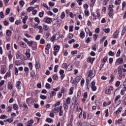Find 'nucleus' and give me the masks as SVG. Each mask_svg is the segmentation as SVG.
I'll use <instances>...</instances> for the list:
<instances>
[{
  "label": "nucleus",
  "mask_w": 126,
  "mask_h": 126,
  "mask_svg": "<svg viewBox=\"0 0 126 126\" xmlns=\"http://www.w3.org/2000/svg\"><path fill=\"white\" fill-rule=\"evenodd\" d=\"M62 109H63V106L56 107L52 110V112L54 113V114H58V113H59V116L62 117L63 115V111Z\"/></svg>",
  "instance_id": "nucleus-1"
},
{
  "label": "nucleus",
  "mask_w": 126,
  "mask_h": 126,
  "mask_svg": "<svg viewBox=\"0 0 126 126\" xmlns=\"http://www.w3.org/2000/svg\"><path fill=\"white\" fill-rule=\"evenodd\" d=\"M43 21V22L47 23L48 24H51V23L53 22L52 19L48 17H45L44 18Z\"/></svg>",
  "instance_id": "nucleus-2"
},
{
  "label": "nucleus",
  "mask_w": 126,
  "mask_h": 126,
  "mask_svg": "<svg viewBox=\"0 0 126 126\" xmlns=\"http://www.w3.org/2000/svg\"><path fill=\"white\" fill-rule=\"evenodd\" d=\"M22 86V83L21 81L19 80L16 83V87L18 89V90H20L21 89V86Z\"/></svg>",
  "instance_id": "nucleus-3"
},
{
  "label": "nucleus",
  "mask_w": 126,
  "mask_h": 126,
  "mask_svg": "<svg viewBox=\"0 0 126 126\" xmlns=\"http://www.w3.org/2000/svg\"><path fill=\"white\" fill-rule=\"evenodd\" d=\"M95 81H93L92 83H91V88L92 89V91H96V90H97V87L95 86Z\"/></svg>",
  "instance_id": "nucleus-4"
},
{
  "label": "nucleus",
  "mask_w": 126,
  "mask_h": 126,
  "mask_svg": "<svg viewBox=\"0 0 126 126\" xmlns=\"http://www.w3.org/2000/svg\"><path fill=\"white\" fill-rule=\"evenodd\" d=\"M51 48V44H47L46 48H45V52L46 54V55L49 54V53L50 52V51L49 50H50V49Z\"/></svg>",
  "instance_id": "nucleus-5"
},
{
  "label": "nucleus",
  "mask_w": 126,
  "mask_h": 126,
  "mask_svg": "<svg viewBox=\"0 0 126 126\" xmlns=\"http://www.w3.org/2000/svg\"><path fill=\"white\" fill-rule=\"evenodd\" d=\"M94 61L95 58H91V57H89L87 59V62L88 63H93Z\"/></svg>",
  "instance_id": "nucleus-6"
},
{
  "label": "nucleus",
  "mask_w": 126,
  "mask_h": 126,
  "mask_svg": "<svg viewBox=\"0 0 126 126\" xmlns=\"http://www.w3.org/2000/svg\"><path fill=\"white\" fill-rule=\"evenodd\" d=\"M37 45H38V44H37V43L34 42L32 44V50H33V51H37Z\"/></svg>",
  "instance_id": "nucleus-7"
},
{
  "label": "nucleus",
  "mask_w": 126,
  "mask_h": 126,
  "mask_svg": "<svg viewBox=\"0 0 126 126\" xmlns=\"http://www.w3.org/2000/svg\"><path fill=\"white\" fill-rule=\"evenodd\" d=\"M63 108L65 112H67V110H68V103H66V102H64Z\"/></svg>",
  "instance_id": "nucleus-8"
},
{
  "label": "nucleus",
  "mask_w": 126,
  "mask_h": 126,
  "mask_svg": "<svg viewBox=\"0 0 126 126\" xmlns=\"http://www.w3.org/2000/svg\"><path fill=\"white\" fill-rule=\"evenodd\" d=\"M85 30L86 31V34L89 33V36H90V37H91V36H92V32H90V30H89V29L86 28Z\"/></svg>",
  "instance_id": "nucleus-9"
},
{
  "label": "nucleus",
  "mask_w": 126,
  "mask_h": 126,
  "mask_svg": "<svg viewBox=\"0 0 126 126\" xmlns=\"http://www.w3.org/2000/svg\"><path fill=\"white\" fill-rule=\"evenodd\" d=\"M122 68H123V66L120 65V66H118V74H123V70H122Z\"/></svg>",
  "instance_id": "nucleus-10"
},
{
  "label": "nucleus",
  "mask_w": 126,
  "mask_h": 126,
  "mask_svg": "<svg viewBox=\"0 0 126 126\" xmlns=\"http://www.w3.org/2000/svg\"><path fill=\"white\" fill-rule=\"evenodd\" d=\"M35 68L36 69L37 71L40 69V63L39 62L36 61L35 63Z\"/></svg>",
  "instance_id": "nucleus-11"
},
{
  "label": "nucleus",
  "mask_w": 126,
  "mask_h": 126,
  "mask_svg": "<svg viewBox=\"0 0 126 126\" xmlns=\"http://www.w3.org/2000/svg\"><path fill=\"white\" fill-rule=\"evenodd\" d=\"M26 56L28 59H30V49H28L26 51Z\"/></svg>",
  "instance_id": "nucleus-12"
},
{
  "label": "nucleus",
  "mask_w": 126,
  "mask_h": 126,
  "mask_svg": "<svg viewBox=\"0 0 126 126\" xmlns=\"http://www.w3.org/2000/svg\"><path fill=\"white\" fill-rule=\"evenodd\" d=\"M78 100H79V98L77 97H76L74 100V103H75V105H76L77 107V110L78 109V107L79 106V104H78Z\"/></svg>",
  "instance_id": "nucleus-13"
},
{
  "label": "nucleus",
  "mask_w": 126,
  "mask_h": 126,
  "mask_svg": "<svg viewBox=\"0 0 126 126\" xmlns=\"http://www.w3.org/2000/svg\"><path fill=\"white\" fill-rule=\"evenodd\" d=\"M19 44L20 45V46H21L23 48H26V47H27V45L24 43V42L21 41L19 42Z\"/></svg>",
  "instance_id": "nucleus-14"
},
{
  "label": "nucleus",
  "mask_w": 126,
  "mask_h": 126,
  "mask_svg": "<svg viewBox=\"0 0 126 126\" xmlns=\"http://www.w3.org/2000/svg\"><path fill=\"white\" fill-rule=\"evenodd\" d=\"M66 70H67V71H70V70H72V65L69 64L67 68H66Z\"/></svg>",
  "instance_id": "nucleus-15"
},
{
  "label": "nucleus",
  "mask_w": 126,
  "mask_h": 126,
  "mask_svg": "<svg viewBox=\"0 0 126 126\" xmlns=\"http://www.w3.org/2000/svg\"><path fill=\"white\" fill-rule=\"evenodd\" d=\"M61 48V46H60V45H56L54 46V51L55 52H59V51H60V49Z\"/></svg>",
  "instance_id": "nucleus-16"
},
{
  "label": "nucleus",
  "mask_w": 126,
  "mask_h": 126,
  "mask_svg": "<svg viewBox=\"0 0 126 126\" xmlns=\"http://www.w3.org/2000/svg\"><path fill=\"white\" fill-rule=\"evenodd\" d=\"M115 75H114V74H112L110 76L111 79L109 80V83H112L113 81H114L115 79Z\"/></svg>",
  "instance_id": "nucleus-17"
},
{
  "label": "nucleus",
  "mask_w": 126,
  "mask_h": 126,
  "mask_svg": "<svg viewBox=\"0 0 126 126\" xmlns=\"http://www.w3.org/2000/svg\"><path fill=\"white\" fill-rule=\"evenodd\" d=\"M113 7H114V5H109L108 7V10H109L110 12L113 13L114 9H113Z\"/></svg>",
  "instance_id": "nucleus-18"
},
{
  "label": "nucleus",
  "mask_w": 126,
  "mask_h": 126,
  "mask_svg": "<svg viewBox=\"0 0 126 126\" xmlns=\"http://www.w3.org/2000/svg\"><path fill=\"white\" fill-rule=\"evenodd\" d=\"M54 22L52 23V25H56V24H61V23H59L60 21H59V20H58L57 18L55 20H54Z\"/></svg>",
  "instance_id": "nucleus-19"
},
{
  "label": "nucleus",
  "mask_w": 126,
  "mask_h": 126,
  "mask_svg": "<svg viewBox=\"0 0 126 126\" xmlns=\"http://www.w3.org/2000/svg\"><path fill=\"white\" fill-rule=\"evenodd\" d=\"M80 38H81V39H83V38H84V37H85V32H84L82 31L79 35Z\"/></svg>",
  "instance_id": "nucleus-20"
},
{
  "label": "nucleus",
  "mask_w": 126,
  "mask_h": 126,
  "mask_svg": "<svg viewBox=\"0 0 126 126\" xmlns=\"http://www.w3.org/2000/svg\"><path fill=\"white\" fill-rule=\"evenodd\" d=\"M47 13L48 15H50V16H52L53 15V17H55L56 16V14L53 13V12L51 11H48L47 12Z\"/></svg>",
  "instance_id": "nucleus-21"
},
{
  "label": "nucleus",
  "mask_w": 126,
  "mask_h": 126,
  "mask_svg": "<svg viewBox=\"0 0 126 126\" xmlns=\"http://www.w3.org/2000/svg\"><path fill=\"white\" fill-rule=\"evenodd\" d=\"M13 85L12 83L10 82L8 83V88L9 90H11L12 89Z\"/></svg>",
  "instance_id": "nucleus-22"
},
{
  "label": "nucleus",
  "mask_w": 126,
  "mask_h": 126,
  "mask_svg": "<svg viewBox=\"0 0 126 126\" xmlns=\"http://www.w3.org/2000/svg\"><path fill=\"white\" fill-rule=\"evenodd\" d=\"M8 57L9 60H11L12 59V55H11V51H9V52L7 53Z\"/></svg>",
  "instance_id": "nucleus-23"
},
{
  "label": "nucleus",
  "mask_w": 126,
  "mask_h": 126,
  "mask_svg": "<svg viewBox=\"0 0 126 126\" xmlns=\"http://www.w3.org/2000/svg\"><path fill=\"white\" fill-rule=\"evenodd\" d=\"M80 79H81V76L76 77L75 79L76 83H78L79 82V81H80Z\"/></svg>",
  "instance_id": "nucleus-24"
},
{
  "label": "nucleus",
  "mask_w": 126,
  "mask_h": 126,
  "mask_svg": "<svg viewBox=\"0 0 126 126\" xmlns=\"http://www.w3.org/2000/svg\"><path fill=\"white\" fill-rule=\"evenodd\" d=\"M12 110V106L11 105L9 106L6 109V111L7 112H8V113H11Z\"/></svg>",
  "instance_id": "nucleus-25"
},
{
  "label": "nucleus",
  "mask_w": 126,
  "mask_h": 126,
  "mask_svg": "<svg viewBox=\"0 0 126 126\" xmlns=\"http://www.w3.org/2000/svg\"><path fill=\"white\" fill-rule=\"evenodd\" d=\"M23 107H24V110L25 111H28V106H27V104H26V103L24 102Z\"/></svg>",
  "instance_id": "nucleus-26"
},
{
  "label": "nucleus",
  "mask_w": 126,
  "mask_h": 126,
  "mask_svg": "<svg viewBox=\"0 0 126 126\" xmlns=\"http://www.w3.org/2000/svg\"><path fill=\"white\" fill-rule=\"evenodd\" d=\"M16 57L17 59H20L21 58V54L19 51L16 53Z\"/></svg>",
  "instance_id": "nucleus-27"
},
{
  "label": "nucleus",
  "mask_w": 126,
  "mask_h": 126,
  "mask_svg": "<svg viewBox=\"0 0 126 126\" xmlns=\"http://www.w3.org/2000/svg\"><path fill=\"white\" fill-rule=\"evenodd\" d=\"M126 26H123V29L122 32L121 36L125 35V33H126Z\"/></svg>",
  "instance_id": "nucleus-28"
},
{
  "label": "nucleus",
  "mask_w": 126,
  "mask_h": 126,
  "mask_svg": "<svg viewBox=\"0 0 126 126\" xmlns=\"http://www.w3.org/2000/svg\"><path fill=\"white\" fill-rule=\"evenodd\" d=\"M24 70L25 73H26V74L27 75H28V73H29V68H28V67H25Z\"/></svg>",
  "instance_id": "nucleus-29"
},
{
  "label": "nucleus",
  "mask_w": 126,
  "mask_h": 126,
  "mask_svg": "<svg viewBox=\"0 0 126 126\" xmlns=\"http://www.w3.org/2000/svg\"><path fill=\"white\" fill-rule=\"evenodd\" d=\"M123 111V108L122 107H120L118 109V110L116 111V115H118L121 113Z\"/></svg>",
  "instance_id": "nucleus-30"
},
{
  "label": "nucleus",
  "mask_w": 126,
  "mask_h": 126,
  "mask_svg": "<svg viewBox=\"0 0 126 126\" xmlns=\"http://www.w3.org/2000/svg\"><path fill=\"white\" fill-rule=\"evenodd\" d=\"M117 62H118V63H124V59L123 58H119L117 60Z\"/></svg>",
  "instance_id": "nucleus-31"
},
{
  "label": "nucleus",
  "mask_w": 126,
  "mask_h": 126,
  "mask_svg": "<svg viewBox=\"0 0 126 126\" xmlns=\"http://www.w3.org/2000/svg\"><path fill=\"white\" fill-rule=\"evenodd\" d=\"M11 75L10 74V72H7L5 74V75L4 77V79H6L7 77H10Z\"/></svg>",
  "instance_id": "nucleus-32"
},
{
  "label": "nucleus",
  "mask_w": 126,
  "mask_h": 126,
  "mask_svg": "<svg viewBox=\"0 0 126 126\" xmlns=\"http://www.w3.org/2000/svg\"><path fill=\"white\" fill-rule=\"evenodd\" d=\"M73 87H71L69 89V92L68 93L69 95H72L73 94Z\"/></svg>",
  "instance_id": "nucleus-33"
},
{
  "label": "nucleus",
  "mask_w": 126,
  "mask_h": 126,
  "mask_svg": "<svg viewBox=\"0 0 126 126\" xmlns=\"http://www.w3.org/2000/svg\"><path fill=\"white\" fill-rule=\"evenodd\" d=\"M119 33L118 32V31H116L115 33L113 34V37L115 39H117L118 38V35Z\"/></svg>",
  "instance_id": "nucleus-34"
},
{
  "label": "nucleus",
  "mask_w": 126,
  "mask_h": 126,
  "mask_svg": "<svg viewBox=\"0 0 126 126\" xmlns=\"http://www.w3.org/2000/svg\"><path fill=\"white\" fill-rule=\"evenodd\" d=\"M80 96H81V91L79 90L78 91L77 93V97L78 99H79V98L80 97Z\"/></svg>",
  "instance_id": "nucleus-35"
},
{
  "label": "nucleus",
  "mask_w": 126,
  "mask_h": 126,
  "mask_svg": "<svg viewBox=\"0 0 126 126\" xmlns=\"http://www.w3.org/2000/svg\"><path fill=\"white\" fill-rule=\"evenodd\" d=\"M50 95V97L52 98V97L55 96L56 95V91H52L51 92V94L50 93H49Z\"/></svg>",
  "instance_id": "nucleus-36"
},
{
  "label": "nucleus",
  "mask_w": 126,
  "mask_h": 126,
  "mask_svg": "<svg viewBox=\"0 0 126 126\" xmlns=\"http://www.w3.org/2000/svg\"><path fill=\"white\" fill-rule=\"evenodd\" d=\"M95 1H96V0H91L90 5L91 7H93V6H94V4H95Z\"/></svg>",
  "instance_id": "nucleus-37"
},
{
  "label": "nucleus",
  "mask_w": 126,
  "mask_h": 126,
  "mask_svg": "<svg viewBox=\"0 0 126 126\" xmlns=\"http://www.w3.org/2000/svg\"><path fill=\"white\" fill-rule=\"evenodd\" d=\"M12 32L9 30H7L6 32V35L7 36H10L11 35Z\"/></svg>",
  "instance_id": "nucleus-38"
},
{
  "label": "nucleus",
  "mask_w": 126,
  "mask_h": 126,
  "mask_svg": "<svg viewBox=\"0 0 126 126\" xmlns=\"http://www.w3.org/2000/svg\"><path fill=\"white\" fill-rule=\"evenodd\" d=\"M55 37V39L56 40H59L60 39V33L59 32H57L56 33L55 35L54 36Z\"/></svg>",
  "instance_id": "nucleus-39"
},
{
  "label": "nucleus",
  "mask_w": 126,
  "mask_h": 126,
  "mask_svg": "<svg viewBox=\"0 0 126 126\" xmlns=\"http://www.w3.org/2000/svg\"><path fill=\"white\" fill-rule=\"evenodd\" d=\"M1 120H4V119H7V116L5 115H1L0 117Z\"/></svg>",
  "instance_id": "nucleus-40"
},
{
  "label": "nucleus",
  "mask_w": 126,
  "mask_h": 126,
  "mask_svg": "<svg viewBox=\"0 0 126 126\" xmlns=\"http://www.w3.org/2000/svg\"><path fill=\"white\" fill-rule=\"evenodd\" d=\"M34 7L31 6L28 8L27 9V11L28 12H30L31 11H32V10H33V9H34Z\"/></svg>",
  "instance_id": "nucleus-41"
},
{
  "label": "nucleus",
  "mask_w": 126,
  "mask_h": 126,
  "mask_svg": "<svg viewBox=\"0 0 126 126\" xmlns=\"http://www.w3.org/2000/svg\"><path fill=\"white\" fill-rule=\"evenodd\" d=\"M59 79V76L57 74H55L53 76V80H58Z\"/></svg>",
  "instance_id": "nucleus-42"
},
{
  "label": "nucleus",
  "mask_w": 126,
  "mask_h": 126,
  "mask_svg": "<svg viewBox=\"0 0 126 126\" xmlns=\"http://www.w3.org/2000/svg\"><path fill=\"white\" fill-rule=\"evenodd\" d=\"M85 14L86 16H89V15H90L89 10L86 9L85 10Z\"/></svg>",
  "instance_id": "nucleus-43"
},
{
  "label": "nucleus",
  "mask_w": 126,
  "mask_h": 126,
  "mask_svg": "<svg viewBox=\"0 0 126 126\" xmlns=\"http://www.w3.org/2000/svg\"><path fill=\"white\" fill-rule=\"evenodd\" d=\"M123 118H121L120 119L117 120L116 121V124H122Z\"/></svg>",
  "instance_id": "nucleus-44"
},
{
  "label": "nucleus",
  "mask_w": 126,
  "mask_h": 126,
  "mask_svg": "<svg viewBox=\"0 0 126 126\" xmlns=\"http://www.w3.org/2000/svg\"><path fill=\"white\" fill-rule=\"evenodd\" d=\"M71 99L70 97H67L66 100V103L67 104H68V105H69V104H70V103H71Z\"/></svg>",
  "instance_id": "nucleus-45"
},
{
  "label": "nucleus",
  "mask_w": 126,
  "mask_h": 126,
  "mask_svg": "<svg viewBox=\"0 0 126 126\" xmlns=\"http://www.w3.org/2000/svg\"><path fill=\"white\" fill-rule=\"evenodd\" d=\"M111 91L109 89H108V88L107 89H106L105 90V94H111Z\"/></svg>",
  "instance_id": "nucleus-46"
},
{
  "label": "nucleus",
  "mask_w": 126,
  "mask_h": 126,
  "mask_svg": "<svg viewBox=\"0 0 126 126\" xmlns=\"http://www.w3.org/2000/svg\"><path fill=\"white\" fill-rule=\"evenodd\" d=\"M28 19V16H26L23 19V23L25 24L26 23V21Z\"/></svg>",
  "instance_id": "nucleus-47"
},
{
  "label": "nucleus",
  "mask_w": 126,
  "mask_h": 126,
  "mask_svg": "<svg viewBox=\"0 0 126 126\" xmlns=\"http://www.w3.org/2000/svg\"><path fill=\"white\" fill-rule=\"evenodd\" d=\"M40 98L42 100H46L47 99V96L42 94L40 95Z\"/></svg>",
  "instance_id": "nucleus-48"
},
{
  "label": "nucleus",
  "mask_w": 126,
  "mask_h": 126,
  "mask_svg": "<svg viewBox=\"0 0 126 126\" xmlns=\"http://www.w3.org/2000/svg\"><path fill=\"white\" fill-rule=\"evenodd\" d=\"M10 12V9L9 8H7L6 10V13H5L6 15H8Z\"/></svg>",
  "instance_id": "nucleus-49"
},
{
  "label": "nucleus",
  "mask_w": 126,
  "mask_h": 126,
  "mask_svg": "<svg viewBox=\"0 0 126 126\" xmlns=\"http://www.w3.org/2000/svg\"><path fill=\"white\" fill-rule=\"evenodd\" d=\"M59 68V65H56L54 67V72H58V68Z\"/></svg>",
  "instance_id": "nucleus-50"
},
{
  "label": "nucleus",
  "mask_w": 126,
  "mask_h": 126,
  "mask_svg": "<svg viewBox=\"0 0 126 126\" xmlns=\"http://www.w3.org/2000/svg\"><path fill=\"white\" fill-rule=\"evenodd\" d=\"M103 31L105 32V33H108L110 32V29H104Z\"/></svg>",
  "instance_id": "nucleus-51"
},
{
  "label": "nucleus",
  "mask_w": 126,
  "mask_h": 126,
  "mask_svg": "<svg viewBox=\"0 0 126 126\" xmlns=\"http://www.w3.org/2000/svg\"><path fill=\"white\" fill-rule=\"evenodd\" d=\"M45 87L47 88V89H51V85L50 84L47 83L45 85Z\"/></svg>",
  "instance_id": "nucleus-52"
},
{
  "label": "nucleus",
  "mask_w": 126,
  "mask_h": 126,
  "mask_svg": "<svg viewBox=\"0 0 126 126\" xmlns=\"http://www.w3.org/2000/svg\"><path fill=\"white\" fill-rule=\"evenodd\" d=\"M13 108L14 110H18V105L16 104L13 105Z\"/></svg>",
  "instance_id": "nucleus-53"
},
{
  "label": "nucleus",
  "mask_w": 126,
  "mask_h": 126,
  "mask_svg": "<svg viewBox=\"0 0 126 126\" xmlns=\"http://www.w3.org/2000/svg\"><path fill=\"white\" fill-rule=\"evenodd\" d=\"M39 17H43L44 16V11H42V12H40L38 14Z\"/></svg>",
  "instance_id": "nucleus-54"
},
{
  "label": "nucleus",
  "mask_w": 126,
  "mask_h": 126,
  "mask_svg": "<svg viewBox=\"0 0 126 126\" xmlns=\"http://www.w3.org/2000/svg\"><path fill=\"white\" fill-rule=\"evenodd\" d=\"M33 43H34V41H29L27 44L29 46H30V47H32V46H33V44H34Z\"/></svg>",
  "instance_id": "nucleus-55"
},
{
  "label": "nucleus",
  "mask_w": 126,
  "mask_h": 126,
  "mask_svg": "<svg viewBox=\"0 0 126 126\" xmlns=\"http://www.w3.org/2000/svg\"><path fill=\"white\" fill-rule=\"evenodd\" d=\"M60 105H61V101H58L55 104L53 105V107L56 108V107H57V106H60Z\"/></svg>",
  "instance_id": "nucleus-56"
},
{
  "label": "nucleus",
  "mask_w": 126,
  "mask_h": 126,
  "mask_svg": "<svg viewBox=\"0 0 126 126\" xmlns=\"http://www.w3.org/2000/svg\"><path fill=\"white\" fill-rule=\"evenodd\" d=\"M43 29H44V31H48V30H49V27H48L47 25H45L43 26Z\"/></svg>",
  "instance_id": "nucleus-57"
},
{
  "label": "nucleus",
  "mask_w": 126,
  "mask_h": 126,
  "mask_svg": "<svg viewBox=\"0 0 126 126\" xmlns=\"http://www.w3.org/2000/svg\"><path fill=\"white\" fill-rule=\"evenodd\" d=\"M120 3H121V0H116L115 1V4H116V5H119Z\"/></svg>",
  "instance_id": "nucleus-58"
},
{
  "label": "nucleus",
  "mask_w": 126,
  "mask_h": 126,
  "mask_svg": "<svg viewBox=\"0 0 126 126\" xmlns=\"http://www.w3.org/2000/svg\"><path fill=\"white\" fill-rule=\"evenodd\" d=\"M46 122H47V123H52L53 119L48 118L46 119Z\"/></svg>",
  "instance_id": "nucleus-59"
},
{
  "label": "nucleus",
  "mask_w": 126,
  "mask_h": 126,
  "mask_svg": "<svg viewBox=\"0 0 126 126\" xmlns=\"http://www.w3.org/2000/svg\"><path fill=\"white\" fill-rule=\"evenodd\" d=\"M66 90H65V89L64 87H62L61 89V93H63V94H64L65 93Z\"/></svg>",
  "instance_id": "nucleus-60"
},
{
  "label": "nucleus",
  "mask_w": 126,
  "mask_h": 126,
  "mask_svg": "<svg viewBox=\"0 0 126 126\" xmlns=\"http://www.w3.org/2000/svg\"><path fill=\"white\" fill-rule=\"evenodd\" d=\"M34 21H35V22H37L38 24L40 23V20L38 19V17H35L34 18Z\"/></svg>",
  "instance_id": "nucleus-61"
},
{
  "label": "nucleus",
  "mask_w": 126,
  "mask_h": 126,
  "mask_svg": "<svg viewBox=\"0 0 126 126\" xmlns=\"http://www.w3.org/2000/svg\"><path fill=\"white\" fill-rule=\"evenodd\" d=\"M19 3H20L21 6H22V7H23V5H24V3H25L24 2V1L22 0L20 1Z\"/></svg>",
  "instance_id": "nucleus-62"
},
{
  "label": "nucleus",
  "mask_w": 126,
  "mask_h": 126,
  "mask_svg": "<svg viewBox=\"0 0 126 126\" xmlns=\"http://www.w3.org/2000/svg\"><path fill=\"white\" fill-rule=\"evenodd\" d=\"M120 56H121V49L118 50L116 54V57H120Z\"/></svg>",
  "instance_id": "nucleus-63"
},
{
  "label": "nucleus",
  "mask_w": 126,
  "mask_h": 126,
  "mask_svg": "<svg viewBox=\"0 0 126 126\" xmlns=\"http://www.w3.org/2000/svg\"><path fill=\"white\" fill-rule=\"evenodd\" d=\"M5 72V69H4V68H1V74H4Z\"/></svg>",
  "instance_id": "nucleus-64"
}]
</instances>
